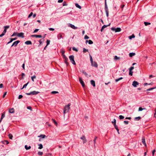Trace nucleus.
Instances as JSON below:
<instances>
[{"label": "nucleus", "instance_id": "f257e3e1", "mask_svg": "<svg viewBox=\"0 0 156 156\" xmlns=\"http://www.w3.org/2000/svg\"><path fill=\"white\" fill-rule=\"evenodd\" d=\"M71 105L70 103H69L68 105H66L64 108L63 113L64 115L66 113L69 112V110L70 108V106Z\"/></svg>", "mask_w": 156, "mask_h": 156}, {"label": "nucleus", "instance_id": "f03ea898", "mask_svg": "<svg viewBox=\"0 0 156 156\" xmlns=\"http://www.w3.org/2000/svg\"><path fill=\"white\" fill-rule=\"evenodd\" d=\"M89 56L90 58V60L91 63V66H94L96 68L97 67L98 65L97 63L95 62H93L92 57L90 55H89Z\"/></svg>", "mask_w": 156, "mask_h": 156}, {"label": "nucleus", "instance_id": "7ed1b4c3", "mask_svg": "<svg viewBox=\"0 0 156 156\" xmlns=\"http://www.w3.org/2000/svg\"><path fill=\"white\" fill-rule=\"evenodd\" d=\"M105 9L106 13V16L108 17V16L109 12L106 0H105Z\"/></svg>", "mask_w": 156, "mask_h": 156}, {"label": "nucleus", "instance_id": "20e7f679", "mask_svg": "<svg viewBox=\"0 0 156 156\" xmlns=\"http://www.w3.org/2000/svg\"><path fill=\"white\" fill-rule=\"evenodd\" d=\"M69 58L72 63L73 65H76V63L74 60V56L73 55H70Z\"/></svg>", "mask_w": 156, "mask_h": 156}, {"label": "nucleus", "instance_id": "39448f33", "mask_svg": "<svg viewBox=\"0 0 156 156\" xmlns=\"http://www.w3.org/2000/svg\"><path fill=\"white\" fill-rule=\"evenodd\" d=\"M111 29L112 30L115 31V32H120L121 31V29L120 27H117L115 28V27H112Z\"/></svg>", "mask_w": 156, "mask_h": 156}, {"label": "nucleus", "instance_id": "423d86ee", "mask_svg": "<svg viewBox=\"0 0 156 156\" xmlns=\"http://www.w3.org/2000/svg\"><path fill=\"white\" fill-rule=\"evenodd\" d=\"M79 79L80 83H81L83 87H84L85 86V84L82 78L80 77H79Z\"/></svg>", "mask_w": 156, "mask_h": 156}, {"label": "nucleus", "instance_id": "0eeeda50", "mask_svg": "<svg viewBox=\"0 0 156 156\" xmlns=\"http://www.w3.org/2000/svg\"><path fill=\"white\" fill-rule=\"evenodd\" d=\"M20 42V41L19 40H18L16 41H15L14 42L12 45H11V47H12L13 46H16Z\"/></svg>", "mask_w": 156, "mask_h": 156}, {"label": "nucleus", "instance_id": "6e6552de", "mask_svg": "<svg viewBox=\"0 0 156 156\" xmlns=\"http://www.w3.org/2000/svg\"><path fill=\"white\" fill-rule=\"evenodd\" d=\"M64 34L63 33H59L57 35L58 38V40H59L61 38L63 39V37H62V35H64Z\"/></svg>", "mask_w": 156, "mask_h": 156}, {"label": "nucleus", "instance_id": "1a4fd4ad", "mask_svg": "<svg viewBox=\"0 0 156 156\" xmlns=\"http://www.w3.org/2000/svg\"><path fill=\"white\" fill-rule=\"evenodd\" d=\"M139 84V83L137 81H134L133 82L132 85L134 87H136L137 85H138Z\"/></svg>", "mask_w": 156, "mask_h": 156}, {"label": "nucleus", "instance_id": "9d476101", "mask_svg": "<svg viewBox=\"0 0 156 156\" xmlns=\"http://www.w3.org/2000/svg\"><path fill=\"white\" fill-rule=\"evenodd\" d=\"M24 34L22 32L20 33H18L17 36L19 37H21L22 38H24Z\"/></svg>", "mask_w": 156, "mask_h": 156}, {"label": "nucleus", "instance_id": "9b49d317", "mask_svg": "<svg viewBox=\"0 0 156 156\" xmlns=\"http://www.w3.org/2000/svg\"><path fill=\"white\" fill-rule=\"evenodd\" d=\"M80 139L83 140V144H84L85 143H86L87 142V140L86 139L85 137L84 136H82L80 138Z\"/></svg>", "mask_w": 156, "mask_h": 156}, {"label": "nucleus", "instance_id": "f8f14e48", "mask_svg": "<svg viewBox=\"0 0 156 156\" xmlns=\"http://www.w3.org/2000/svg\"><path fill=\"white\" fill-rule=\"evenodd\" d=\"M142 142L145 146H147L145 142V139L144 137H143L142 138Z\"/></svg>", "mask_w": 156, "mask_h": 156}, {"label": "nucleus", "instance_id": "ddd939ff", "mask_svg": "<svg viewBox=\"0 0 156 156\" xmlns=\"http://www.w3.org/2000/svg\"><path fill=\"white\" fill-rule=\"evenodd\" d=\"M31 37H36V38H41L42 36L41 35H31Z\"/></svg>", "mask_w": 156, "mask_h": 156}, {"label": "nucleus", "instance_id": "4468645a", "mask_svg": "<svg viewBox=\"0 0 156 156\" xmlns=\"http://www.w3.org/2000/svg\"><path fill=\"white\" fill-rule=\"evenodd\" d=\"M70 27L74 29H77V27H76L73 24H69V26Z\"/></svg>", "mask_w": 156, "mask_h": 156}, {"label": "nucleus", "instance_id": "2eb2a0df", "mask_svg": "<svg viewBox=\"0 0 156 156\" xmlns=\"http://www.w3.org/2000/svg\"><path fill=\"white\" fill-rule=\"evenodd\" d=\"M110 25V23L108 25H103L102 27V28L101 29V32H102L103 31V30L104 29V28H106L108 26H109V25Z\"/></svg>", "mask_w": 156, "mask_h": 156}, {"label": "nucleus", "instance_id": "dca6fc26", "mask_svg": "<svg viewBox=\"0 0 156 156\" xmlns=\"http://www.w3.org/2000/svg\"><path fill=\"white\" fill-rule=\"evenodd\" d=\"M40 92L39 91H33L31 92L32 94L34 95H36L37 94L39 93Z\"/></svg>", "mask_w": 156, "mask_h": 156}, {"label": "nucleus", "instance_id": "f3484780", "mask_svg": "<svg viewBox=\"0 0 156 156\" xmlns=\"http://www.w3.org/2000/svg\"><path fill=\"white\" fill-rule=\"evenodd\" d=\"M9 112L11 113H14V109L13 108H11L9 109Z\"/></svg>", "mask_w": 156, "mask_h": 156}, {"label": "nucleus", "instance_id": "a211bd4d", "mask_svg": "<svg viewBox=\"0 0 156 156\" xmlns=\"http://www.w3.org/2000/svg\"><path fill=\"white\" fill-rule=\"evenodd\" d=\"M25 44L27 45L31 44L32 42L30 41H27L25 42Z\"/></svg>", "mask_w": 156, "mask_h": 156}, {"label": "nucleus", "instance_id": "6ab92c4d", "mask_svg": "<svg viewBox=\"0 0 156 156\" xmlns=\"http://www.w3.org/2000/svg\"><path fill=\"white\" fill-rule=\"evenodd\" d=\"M5 117V113H3L2 114V115L1 118V119L0 120V123L1 122L2 120Z\"/></svg>", "mask_w": 156, "mask_h": 156}, {"label": "nucleus", "instance_id": "aec40b11", "mask_svg": "<svg viewBox=\"0 0 156 156\" xmlns=\"http://www.w3.org/2000/svg\"><path fill=\"white\" fill-rule=\"evenodd\" d=\"M90 83L93 86L95 87V82L94 80H91L90 81Z\"/></svg>", "mask_w": 156, "mask_h": 156}, {"label": "nucleus", "instance_id": "412c9836", "mask_svg": "<svg viewBox=\"0 0 156 156\" xmlns=\"http://www.w3.org/2000/svg\"><path fill=\"white\" fill-rule=\"evenodd\" d=\"M68 61V58H67L64 59V62L66 64L67 66H68L69 65V63L67 62Z\"/></svg>", "mask_w": 156, "mask_h": 156}, {"label": "nucleus", "instance_id": "4be33fe9", "mask_svg": "<svg viewBox=\"0 0 156 156\" xmlns=\"http://www.w3.org/2000/svg\"><path fill=\"white\" fill-rule=\"evenodd\" d=\"M17 39L16 37H15L13 38H11V40L9 41L8 43L7 44H9V43H11L13 41Z\"/></svg>", "mask_w": 156, "mask_h": 156}, {"label": "nucleus", "instance_id": "5701e85b", "mask_svg": "<svg viewBox=\"0 0 156 156\" xmlns=\"http://www.w3.org/2000/svg\"><path fill=\"white\" fill-rule=\"evenodd\" d=\"M135 55V53L134 52H131L129 53V55L130 57H132Z\"/></svg>", "mask_w": 156, "mask_h": 156}, {"label": "nucleus", "instance_id": "b1692460", "mask_svg": "<svg viewBox=\"0 0 156 156\" xmlns=\"http://www.w3.org/2000/svg\"><path fill=\"white\" fill-rule=\"evenodd\" d=\"M80 72H82L86 76H87V74L86 72L84 71V70H82L80 71Z\"/></svg>", "mask_w": 156, "mask_h": 156}, {"label": "nucleus", "instance_id": "393cba45", "mask_svg": "<svg viewBox=\"0 0 156 156\" xmlns=\"http://www.w3.org/2000/svg\"><path fill=\"white\" fill-rule=\"evenodd\" d=\"M135 37V36L134 34H132L131 36H129V39L131 40L132 38H134Z\"/></svg>", "mask_w": 156, "mask_h": 156}, {"label": "nucleus", "instance_id": "a878e982", "mask_svg": "<svg viewBox=\"0 0 156 156\" xmlns=\"http://www.w3.org/2000/svg\"><path fill=\"white\" fill-rule=\"evenodd\" d=\"M25 148L26 150H28L30 149L31 148V146H29L28 147V146L27 145H25Z\"/></svg>", "mask_w": 156, "mask_h": 156}, {"label": "nucleus", "instance_id": "bb28decb", "mask_svg": "<svg viewBox=\"0 0 156 156\" xmlns=\"http://www.w3.org/2000/svg\"><path fill=\"white\" fill-rule=\"evenodd\" d=\"M141 118V117L140 116H138L137 117H136L135 118L134 120L136 121H139V120Z\"/></svg>", "mask_w": 156, "mask_h": 156}, {"label": "nucleus", "instance_id": "cd10ccee", "mask_svg": "<svg viewBox=\"0 0 156 156\" xmlns=\"http://www.w3.org/2000/svg\"><path fill=\"white\" fill-rule=\"evenodd\" d=\"M29 82H28L27 83L25 84L23 86V87L22 88H21V90L23 89V88H26L27 86V85L29 83Z\"/></svg>", "mask_w": 156, "mask_h": 156}, {"label": "nucleus", "instance_id": "c85d7f7f", "mask_svg": "<svg viewBox=\"0 0 156 156\" xmlns=\"http://www.w3.org/2000/svg\"><path fill=\"white\" fill-rule=\"evenodd\" d=\"M75 5L76 6V7H77L80 9H81V6L80 5H79L78 4L76 3L75 4Z\"/></svg>", "mask_w": 156, "mask_h": 156}, {"label": "nucleus", "instance_id": "c756f323", "mask_svg": "<svg viewBox=\"0 0 156 156\" xmlns=\"http://www.w3.org/2000/svg\"><path fill=\"white\" fill-rule=\"evenodd\" d=\"M18 32H15L13 33V34L11 35V37H13L15 36H17Z\"/></svg>", "mask_w": 156, "mask_h": 156}, {"label": "nucleus", "instance_id": "7c9ffc66", "mask_svg": "<svg viewBox=\"0 0 156 156\" xmlns=\"http://www.w3.org/2000/svg\"><path fill=\"white\" fill-rule=\"evenodd\" d=\"M114 127H115V129H116L118 133L119 134V129H118V127H117V125H115Z\"/></svg>", "mask_w": 156, "mask_h": 156}, {"label": "nucleus", "instance_id": "2f4dec72", "mask_svg": "<svg viewBox=\"0 0 156 156\" xmlns=\"http://www.w3.org/2000/svg\"><path fill=\"white\" fill-rule=\"evenodd\" d=\"M86 42H87L88 40L86 41ZM88 43L89 44H93V42L90 40H89L88 41Z\"/></svg>", "mask_w": 156, "mask_h": 156}, {"label": "nucleus", "instance_id": "473e14b6", "mask_svg": "<svg viewBox=\"0 0 156 156\" xmlns=\"http://www.w3.org/2000/svg\"><path fill=\"white\" fill-rule=\"evenodd\" d=\"M38 145L39 146V147H38V148L39 149H41L43 148V145L41 144H40Z\"/></svg>", "mask_w": 156, "mask_h": 156}, {"label": "nucleus", "instance_id": "72a5a7b5", "mask_svg": "<svg viewBox=\"0 0 156 156\" xmlns=\"http://www.w3.org/2000/svg\"><path fill=\"white\" fill-rule=\"evenodd\" d=\"M123 79V78L122 77H120V78H119L118 79H116L115 80V81L116 82H117L118 81H119L120 80H122V79Z\"/></svg>", "mask_w": 156, "mask_h": 156}, {"label": "nucleus", "instance_id": "f704fd0d", "mask_svg": "<svg viewBox=\"0 0 156 156\" xmlns=\"http://www.w3.org/2000/svg\"><path fill=\"white\" fill-rule=\"evenodd\" d=\"M144 109H146V108H142V107H140L139 108L138 111H141Z\"/></svg>", "mask_w": 156, "mask_h": 156}, {"label": "nucleus", "instance_id": "c9c22d12", "mask_svg": "<svg viewBox=\"0 0 156 156\" xmlns=\"http://www.w3.org/2000/svg\"><path fill=\"white\" fill-rule=\"evenodd\" d=\"M38 137H40L42 138H44L46 137V136L44 135L41 134V135L40 136H39Z\"/></svg>", "mask_w": 156, "mask_h": 156}, {"label": "nucleus", "instance_id": "e433bc0d", "mask_svg": "<svg viewBox=\"0 0 156 156\" xmlns=\"http://www.w3.org/2000/svg\"><path fill=\"white\" fill-rule=\"evenodd\" d=\"M116 121L115 119H114L113 121H112V123L113 124L114 126L116 125Z\"/></svg>", "mask_w": 156, "mask_h": 156}, {"label": "nucleus", "instance_id": "4c0bfd02", "mask_svg": "<svg viewBox=\"0 0 156 156\" xmlns=\"http://www.w3.org/2000/svg\"><path fill=\"white\" fill-rule=\"evenodd\" d=\"M36 77V76L35 75H34L31 77V79L33 81H34V79Z\"/></svg>", "mask_w": 156, "mask_h": 156}, {"label": "nucleus", "instance_id": "58836bf2", "mask_svg": "<svg viewBox=\"0 0 156 156\" xmlns=\"http://www.w3.org/2000/svg\"><path fill=\"white\" fill-rule=\"evenodd\" d=\"M9 138L10 139H12V137H13V136H12V134H9Z\"/></svg>", "mask_w": 156, "mask_h": 156}, {"label": "nucleus", "instance_id": "ea45409f", "mask_svg": "<svg viewBox=\"0 0 156 156\" xmlns=\"http://www.w3.org/2000/svg\"><path fill=\"white\" fill-rule=\"evenodd\" d=\"M144 24L146 26H147L148 25L150 24L151 23H149V22H144Z\"/></svg>", "mask_w": 156, "mask_h": 156}, {"label": "nucleus", "instance_id": "a19ab883", "mask_svg": "<svg viewBox=\"0 0 156 156\" xmlns=\"http://www.w3.org/2000/svg\"><path fill=\"white\" fill-rule=\"evenodd\" d=\"M72 49L73 50L75 51L76 52L78 51V49L75 47H73Z\"/></svg>", "mask_w": 156, "mask_h": 156}, {"label": "nucleus", "instance_id": "79ce46f5", "mask_svg": "<svg viewBox=\"0 0 156 156\" xmlns=\"http://www.w3.org/2000/svg\"><path fill=\"white\" fill-rule=\"evenodd\" d=\"M83 51L84 53H85L87 51H88V50L85 48H83Z\"/></svg>", "mask_w": 156, "mask_h": 156}, {"label": "nucleus", "instance_id": "37998d69", "mask_svg": "<svg viewBox=\"0 0 156 156\" xmlns=\"http://www.w3.org/2000/svg\"><path fill=\"white\" fill-rule=\"evenodd\" d=\"M120 59V58L119 57H118L116 55H115L114 57V59L115 60H118V59Z\"/></svg>", "mask_w": 156, "mask_h": 156}, {"label": "nucleus", "instance_id": "c03bdc74", "mask_svg": "<svg viewBox=\"0 0 156 156\" xmlns=\"http://www.w3.org/2000/svg\"><path fill=\"white\" fill-rule=\"evenodd\" d=\"M50 40H47V41H46V43H47L46 45L47 46H48L50 44Z\"/></svg>", "mask_w": 156, "mask_h": 156}, {"label": "nucleus", "instance_id": "a18cd8bd", "mask_svg": "<svg viewBox=\"0 0 156 156\" xmlns=\"http://www.w3.org/2000/svg\"><path fill=\"white\" fill-rule=\"evenodd\" d=\"M43 154L42 152L39 151L38 153V154L39 155H42Z\"/></svg>", "mask_w": 156, "mask_h": 156}, {"label": "nucleus", "instance_id": "49530a36", "mask_svg": "<svg viewBox=\"0 0 156 156\" xmlns=\"http://www.w3.org/2000/svg\"><path fill=\"white\" fill-rule=\"evenodd\" d=\"M58 91H52L51 92V94H57L58 93Z\"/></svg>", "mask_w": 156, "mask_h": 156}, {"label": "nucleus", "instance_id": "de8ad7c7", "mask_svg": "<svg viewBox=\"0 0 156 156\" xmlns=\"http://www.w3.org/2000/svg\"><path fill=\"white\" fill-rule=\"evenodd\" d=\"M97 138H98L96 136V137H95L94 138V146H95V144L96 143V140Z\"/></svg>", "mask_w": 156, "mask_h": 156}, {"label": "nucleus", "instance_id": "09e8293b", "mask_svg": "<svg viewBox=\"0 0 156 156\" xmlns=\"http://www.w3.org/2000/svg\"><path fill=\"white\" fill-rule=\"evenodd\" d=\"M119 119H123L124 118V117L122 115H120L119 116Z\"/></svg>", "mask_w": 156, "mask_h": 156}, {"label": "nucleus", "instance_id": "8fccbe9b", "mask_svg": "<svg viewBox=\"0 0 156 156\" xmlns=\"http://www.w3.org/2000/svg\"><path fill=\"white\" fill-rule=\"evenodd\" d=\"M155 88V87H152V88L147 89V91H150V90H152Z\"/></svg>", "mask_w": 156, "mask_h": 156}, {"label": "nucleus", "instance_id": "3c124183", "mask_svg": "<svg viewBox=\"0 0 156 156\" xmlns=\"http://www.w3.org/2000/svg\"><path fill=\"white\" fill-rule=\"evenodd\" d=\"M134 69V67L132 66L129 68V71H132Z\"/></svg>", "mask_w": 156, "mask_h": 156}, {"label": "nucleus", "instance_id": "603ef678", "mask_svg": "<svg viewBox=\"0 0 156 156\" xmlns=\"http://www.w3.org/2000/svg\"><path fill=\"white\" fill-rule=\"evenodd\" d=\"M123 122H124V123L126 125H127L129 123V122L128 121H124Z\"/></svg>", "mask_w": 156, "mask_h": 156}, {"label": "nucleus", "instance_id": "864d4df0", "mask_svg": "<svg viewBox=\"0 0 156 156\" xmlns=\"http://www.w3.org/2000/svg\"><path fill=\"white\" fill-rule=\"evenodd\" d=\"M4 28L7 29H8L9 27V26H4Z\"/></svg>", "mask_w": 156, "mask_h": 156}, {"label": "nucleus", "instance_id": "5fc2aeb1", "mask_svg": "<svg viewBox=\"0 0 156 156\" xmlns=\"http://www.w3.org/2000/svg\"><path fill=\"white\" fill-rule=\"evenodd\" d=\"M67 5V4L66 3V2H64L63 3V6H66Z\"/></svg>", "mask_w": 156, "mask_h": 156}, {"label": "nucleus", "instance_id": "6e6d98bb", "mask_svg": "<svg viewBox=\"0 0 156 156\" xmlns=\"http://www.w3.org/2000/svg\"><path fill=\"white\" fill-rule=\"evenodd\" d=\"M133 72L132 71H129V74L130 76L133 75Z\"/></svg>", "mask_w": 156, "mask_h": 156}, {"label": "nucleus", "instance_id": "4d7b16f0", "mask_svg": "<svg viewBox=\"0 0 156 156\" xmlns=\"http://www.w3.org/2000/svg\"><path fill=\"white\" fill-rule=\"evenodd\" d=\"M52 121H53V122H54V123H55V124L57 125V122H56V121H55V120L53 119H52Z\"/></svg>", "mask_w": 156, "mask_h": 156}, {"label": "nucleus", "instance_id": "13d9d810", "mask_svg": "<svg viewBox=\"0 0 156 156\" xmlns=\"http://www.w3.org/2000/svg\"><path fill=\"white\" fill-rule=\"evenodd\" d=\"M39 30L38 29H35L34 31L33 32V33H36L37 32V31H38V30Z\"/></svg>", "mask_w": 156, "mask_h": 156}, {"label": "nucleus", "instance_id": "bf43d9fd", "mask_svg": "<svg viewBox=\"0 0 156 156\" xmlns=\"http://www.w3.org/2000/svg\"><path fill=\"white\" fill-rule=\"evenodd\" d=\"M23 96L21 95H20L18 96V99H20L23 97Z\"/></svg>", "mask_w": 156, "mask_h": 156}, {"label": "nucleus", "instance_id": "052dcab7", "mask_svg": "<svg viewBox=\"0 0 156 156\" xmlns=\"http://www.w3.org/2000/svg\"><path fill=\"white\" fill-rule=\"evenodd\" d=\"M6 31H7V29L4 28V29L2 33L5 34V33L6 32Z\"/></svg>", "mask_w": 156, "mask_h": 156}, {"label": "nucleus", "instance_id": "680f3d73", "mask_svg": "<svg viewBox=\"0 0 156 156\" xmlns=\"http://www.w3.org/2000/svg\"><path fill=\"white\" fill-rule=\"evenodd\" d=\"M33 12H31L30 14L28 16V18H30V17L32 15H33Z\"/></svg>", "mask_w": 156, "mask_h": 156}, {"label": "nucleus", "instance_id": "e2e57ef3", "mask_svg": "<svg viewBox=\"0 0 156 156\" xmlns=\"http://www.w3.org/2000/svg\"><path fill=\"white\" fill-rule=\"evenodd\" d=\"M84 38L85 39H88L89 38V37H88L87 35H86L85 36H84Z\"/></svg>", "mask_w": 156, "mask_h": 156}, {"label": "nucleus", "instance_id": "0e129e2a", "mask_svg": "<svg viewBox=\"0 0 156 156\" xmlns=\"http://www.w3.org/2000/svg\"><path fill=\"white\" fill-rule=\"evenodd\" d=\"M62 55V56H63V58L64 59H65L66 58H67L66 57V56L64 54H63V55Z\"/></svg>", "mask_w": 156, "mask_h": 156}, {"label": "nucleus", "instance_id": "69168bd1", "mask_svg": "<svg viewBox=\"0 0 156 156\" xmlns=\"http://www.w3.org/2000/svg\"><path fill=\"white\" fill-rule=\"evenodd\" d=\"M7 94V92H5L3 95V98H4Z\"/></svg>", "mask_w": 156, "mask_h": 156}, {"label": "nucleus", "instance_id": "338daca9", "mask_svg": "<svg viewBox=\"0 0 156 156\" xmlns=\"http://www.w3.org/2000/svg\"><path fill=\"white\" fill-rule=\"evenodd\" d=\"M22 67L23 68V69H25V63H23L22 66Z\"/></svg>", "mask_w": 156, "mask_h": 156}, {"label": "nucleus", "instance_id": "774afa93", "mask_svg": "<svg viewBox=\"0 0 156 156\" xmlns=\"http://www.w3.org/2000/svg\"><path fill=\"white\" fill-rule=\"evenodd\" d=\"M49 30H54V29L53 28H49Z\"/></svg>", "mask_w": 156, "mask_h": 156}]
</instances>
